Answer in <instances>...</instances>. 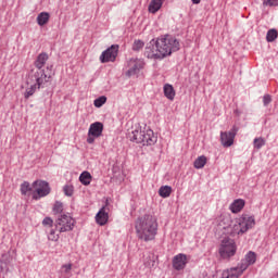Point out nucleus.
Instances as JSON below:
<instances>
[{
	"label": "nucleus",
	"instance_id": "1",
	"mask_svg": "<svg viewBox=\"0 0 278 278\" xmlns=\"http://www.w3.org/2000/svg\"><path fill=\"white\" fill-rule=\"evenodd\" d=\"M179 49H181V46L177 38L173 35H162L147 43L144 55L149 60H164V58L177 53Z\"/></svg>",
	"mask_w": 278,
	"mask_h": 278
},
{
	"label": "nucleus",
	"instance_id": "2",
	"mask_svg": "<svg viewBox=\"0 0 278 278\" xmlns=\"http://www.w3.org/2000/svg\"><path fill=\"white\" fill-rule=\"evenodd\" d=\"M135 229L139 240L151 242L157 236V219L151 214H144L136 219Z\"/></svg>",
	"mask_w": 278,
	"mask_h": 278
},
{
	"label": "nucleus",
	"instance_id": "3",
	"mask_svg": "<svg viewBox=\"0 0 278 278\" xmlns=\"http://www.w3.org/2000/svg\"><path fill=\"white\" fill-rule=\"evenodd\" d=\"M48 60L49 54L47 52H41L34 62V66L37 67V71L31 70L30 78L37 81L38 90H40V88H45L46 84L51 81V75H47L45 70H42Z\"/></svg>",
	"mask_w": 278,
	"mask_h": 278
},
{
	"label": "nucleus",
	"instance_id": "4",
	"mask_svg": "<svg viewBox=\"0 0 278 278\" xmlns=\"http://www.w3.org/2000/svg\"><path fill=\"white\" fill-rule=\"evenodd\" d=\"M238 253V245L236 241L229 237H226L222 240L218 254L222 260H231Z\"/></svg>",
	"mask_w": 278,
	"mask_h": 278
},
{
	"label": "nucleus",
	"instance_id": "5",
	"mask_svg": "<svg viewBox=\"0 0 278 278\" xmlns=\"http://www.w3.org/2000/svg\"><path fill=\"white\" fill-rule=\"evenodd\" d=\"M75 223L77 222L68 213L60 214L56 216L54 227L59 233H66V231L75 229Z\"/></svg>",
	"mask_w": 278,
	"mask_h": 278
},
{
	"label": "nucleus",
	"instance_id": "6",
	"mask_svg": "<svg viewBox=\"0 0 278 278\" xmlns=\"http://www.w3.org/2000/svg\"><path fill=\"white\" fill-rule=\"evenodd\" d=\"M255 227V217L250 216L249 214H242L238 219V225L233 226V232L238 236L247 233L249 229Z\"/></svg>",
	"mask_w": 278,
	"mask_h": 278
},
{
	"label": "nucleus",
	"instance_id": "7",
	"mask_svg": "<svg viewBox=\"0 0 278 278\" xmlns=\"http://www.w3.org/2000/svg\"><path fill=\"white\" fill-rule=\"evenodd\" d=\"M38 187L34 194L33 199L35 201H38V199H42V197H49L51 194V187L49 186V182L47 180H35L33 182V188Z\"/></svg>",
	"mask_w": 278,
	"mask_h": 278
},
{
	"label": "nucleus",
	"instance_id": "8",
	"mask_svg": "<svg viewBox=\"0 0 278 278\" xmlns=\"http://www.w3.org/2000/svg\"><path fill=\"white\" fill-rule=\"evenodd\" d=\"M118 45H112L106 50H104L100 55L101 64H108V62H116V58H118Z\"/></svg>",
	"mask_w": 278,
	"mask_h": 278
},
{
	"label": "nucleus",
	"instance_id": "9",
	"mask_svg": "<svg viewBox=\"0 0 278 278\" xmlns=\"http://www.w3.org/2000/svg\"><path fill=\"white\" fill-rule=\"evenodd\" d=\"M238 131H240V128L236 125H233L229 131H222L220 142L223 147H226V148L231 147L233 144V140L236 139Z\"/></svg>",
	"mask_w": 278,
	"mask_h": 278
},
{
	"label": "nucleus",
	"instance_id": "10",
	"mask_svg": "<svg viewBox=\"0 0 278 278\" xmlns=\"http://www.w3.org/2000/svg\"><path fill=\"white\" fill-rule=\"evenodd\" d=\"M103 134V123L94 122L90 125L88 130L87 142L88 144H94V138H100Z\"/></svg>",
	"mask_w": 278,
	"mask_h": 278
},
{
	"label": "nucleus",
	"instance_id": "11",
	"mask_svg": "<svg viewBox=\"0 0 278 278\" xmlns=\"http://www.w3.org/2000/svg\"><path fill=\"white\" fill-rule=\"evenodd\" d=\"M257 262V254L253 251H249L244 258L240 261V263L237 265V267L240 269V273H244L249 266H253Z\"/></svg>",
	"mask_w": 278,
	"mask_h": 278
},
{
	"label": "nucleus",
	"instance_id": "12",
	"mask_svg": "<svg viewBox=\"0 0 278 278\" xmlns=\"http://www.w3.org/2000/svg\"><path fill=\"white\" fill-rule=\"evenodd\" d=\"M129 70L126 72V77H134L144 68V61L139 59H131L128 63Z\"/></svg>",
	"mask_w": 278,
	"mask_h": 278
},
{
	"label": "nucleus",
	"instance_id": "13",
	"mask_svg": "<svg viewBox=\"0 0 278 278\" xmlns=\"http://www.w3.org/2000/svg\"><path fill=\"white\" fill-rule=\"evenodd\" d=\"M173 268L175 270H184L188 264V255L184 253H179L173 257L172 261Z\"/></svg>",
	"mask_w": 278,
	"mask_h": 278
},
{
	"label": "nucleus",
	"instance_id": "14",
	"mask_svg": "<svg viewBox=\"0 0 278 278\" xmlns=\"http://www.w3.org/2000/svg\"><path fill=\"white\" fill-rule=\"evenodd\" d=\"M155 142H157V137L152 129L143 131V141L141 142L143 147H152V144H155Z\"/></svg>",
	"mask_w": 278,
	"mask_h": 278
},
{
	"label": "nucleus",
	"instance_id": "15",
	"mask_svg": "<svg viewBox=\"0 0 278 278\" xmlns=\"http://www.w3.org/2000/svg\"><path fill=\"white\" fill-rule=\"evenodd\" d=\"M109 218L110 215L108 211H105V206H102L96 215V223L100 225V227H103V225H108Z\"/></svg>",
	"mask_w": 278,
	"mask_h": 278
},
{
	"label": "nucleus",
	"instance_id": "16",
	"mask_svg": "<svg viewBox=\"0 0 278 278\" xmlns=\"http://www.w3.org/2000/svg\"><path fill=\"white\" fill-rule=\"evenodd\" d=\"M144 131L142 129L132 130L131 134H129V140L130 142H136L137 144H142L144 142Z\"/></svg>",
	"mask_w": 278,
	"mask_h": 278
},
{
	"label": "nucleus",
	"instance_id": "17",
	"mask_svg": "<svg viewBox=\"0 0 278 278\" xmlns=\"http://www.w3.org/2000/svg\"><path fill=\"white\" fill-rule=\"evenodd\" d=\"M245 204L247 202L243 199H237L230 204L229 210L232 214H238L244 210Z\"/></svg>",
	"mask_w": 278,
	"mask_h": 278
},
{
	"label": "nucleus",
	"instance_id": "18",
	"mask_svg": "<svg viewBox=\"0 0 278 278\" xmlns=\"http://www.w3.org/2000/svg\"><path fill=\"white\" fill-rule=\"evenodd\" d=\"M243 273H240L239 267H231L230 269H226L222 273V278H240Z\"/></svg>",
	"mask_w": 278,
	"mask_h": 278
},
{
	"label": "nucleus",
	"instance_id": "19",
	"mask_svg": "<svg viewBox=\"0 0 278 278\" xmlns=\"http://www.w3.org/2000/svg\"><path fill=\"white\" fill-rule=\"evenodd\" d=\"M164 97L168 99V101H175V88L170 84H165L163 87Z\"/></svg>",
	"mask_w": 278,
	"mask_h": 278
},
{
	"label": "nucleus",
	"instance_id": "20",
	"mask_svg": "<svg viewBox=\"0 0 278 278\" xmlns=\"http://www.w3.org/2000/svg\"><path fill=\"white\" fill-rule=\"evenodd\" d=\"M51 18V14L49 12H41L37 16V23L39 27H45L47 23H49V20Z\"/></svg>",
	"mask_w": 278,
	"mask_h": 278
},
{
	"label": "nucleus",
	"instance_id": "21",
	"mask_svg": "<svg viewBox=\"0 0 278 278\" xmlns=\"http://www.w3.org/2000/svg\"><path fill=\"white\" fill-rule=\"evenodd\" d=\"M162 0H151L150 4H149V12L151 14H155L157 12H160L161 8H162Z\"/></svg>",
	"mask_w": 278,
	"mask_h": 278
},
{
	"label": "nucleus",
	"instance_id": "22",
	"mask_svg": "<svg viewBox=\"0 0 278 278\" xmlns=\"http://www.w3.org/2000/svg\"><path fill=\"white\" fill-rule=\"evenodd\" d=\"M159 194L162 197V199H168V197L173 194V187L168 185L160 187Z\"/></svg>",
	"mask_w": 278,
	"mask_h": 278
},
{
	"label": "nucleus",
	"instance_id": "23",
	"mask_svg": "<svg viewBox=\"0 0 278 278\" xmlns=\"http://www.w3.org/2000/svg\"><path fill=\"white\" fill-rule=\"evenodd\" d=\"M79 181L83 186H90V181H92V175L90 172H83L79 176Z\"/></svg>",
	"mask_w": 278,
	"mask_h": 278
},
{
	"label": "nucleus",
	"instance_id": "24",
	"mask_svg": "<svg viewBox=\"0 0 278 278\" xmlns=\"http://www.w3.org/2000/svg\"><path fill=\"white\" fill-rule=\"evenodd\" d=\"M207 164V157L205 155H201L193 162L194 168L201 169Z\"/></svg>",
	"mask_w": 278,
	"mask_h": 278
},
{
	"label": "nucleus",
	"instance_id": "25",
	"mask_svg": "<svg viewBox=\"0 0 278 278\" xmlns=\"http://www.w3.org/2000/svg\"><path fill=\"white\" fill-rule=\"evenodd\" d=\"M52 211L55 216H60V214H66L64 213V204L60 201H55Z\"/></svg>",
	"mask_w": 278,
	"mask_h": 278
},
{
	"label": "nucleus",
	"instance_id": "26",
	"mask_svg": "<svg viewBox=\"0 0 278 278\" xmlns=\"http://www.w3.org/2000/svg\"><path fill=\"white\" fill-rule=\"evenodd\" d=\"M277 37H278V31L277 29L275 28H271L267 31V35H266V40L267 42H275V40H277Z\"/></svg>",
	"mask_w": 278,
	"mask_h": 278
},
{
	"label": "nucleus",
	"instance_id": "27",
	"mask_svg": "<svg viewBox=\"0 0 278 278\" xmlns=\"http://www.w3.org/2000/svg\"><path fill=\"white\" fill-rule=\"evenodd\" d=\"M38 88V81L35 85H31L30 88H27L24 93V99H29V97H34L36 89Z\"/></svg>",
	"mask_w": 278,
	"mask_h": 278
},
{
	"label": "nucleus",
	"instance_id": "28",
	"mask_svg": "<svg viewBox=\"0 0 278 278\" xmlns=\"http://www.w3.org/2000/svg\"><path fill=\"white\" fill-rule=\"evenodd\" d=\"M33 188L31 185H29V181H24L21 185V194H23V197H27V192H31Z\"/></svg>",
	"mask_w": 278,
	"mask_h": 278
},
{
	"label": "nucleus",
	"instance_id": "29",
	"mask_svg": "<svg viewBox=\"0 0 278 278\" xmlns=\"http://www.w3.org/2000/svg\"><path fill=\"white\" fill-rule=\"evenodd\" d=\"M108 103V97L101 96L93 101L94 108H103Z\"/></svg>",
	"mask_w": 278,
	"mask_h": 278
},
{
	"label": "nucleus",
	"instance_id": "30",
	"mask_svg": "<svg viewBox=\"0 0 278 278\" xmlns=\"http://www.w3.org/2000/svg\"><path fill=\"white\" fill-rule=\"evenodd\" d=\"M63 192L65 197H72L75 192V187H73V185H65L63 187Z\"/></svg>",
	"mask_w": 278,
	"mask_h": 278
},
{
	"label": "nucleus",
	"instance_id": "31",
	"mask_svg": "<svg viewBox=\"0 0 278 278\" xmlns=\"http://www.w3.org/2000/svg\"><path fill=\"white\" fill-rule=\"evenodd\" d=\"M144 48V41L137 39L132 43V51H140Z\"/></svg>",
	"mask_w": 278,
	"mask_h": 278
},
{
	"label": "nucleus",
	"instance_id": "32",
	"mask_svg": "<svg viewBox=\"0 0 278 278\" xmlns=\"http://www.w3.org/2000/svg\"><path fill=\"white\" fill-rule=\"evenodd\" d=\"M278 0H263V8H276Z\"/></svg>",
	"mask_w": 278,
	"mask_h": 278
},
{
	"label": "nucleus",
	"instance_id": "33",
	"mask_svg": "<svg viewBox=\"0 0 278 278\" xmlns=\"http://www.w3.org/2000/svg\"><path fill=\"white\" fill-rule=\"evenodd\" d=\"M264 144H266V140H264V138L261 137L254 139V149H262Z\"/></svg>",
	"mask_w": 278,
	"mask_h": 278
},
{
	"label": "nucleus",
	"instance_id": "34",
	"mask_svg": "<svg viewBox=\"0 0 278 278\" xmlns=\"http://www.w3.org/2000/svg\"><path fill=\"white\" fill-rule=\"evenodd\" d=\"M60 238L59 235L55 233V229H50L49 233H48V239L52 240V242L58 241Z\"/></svg>",
	"mask_w": 278,
	"mask_h": 278
},
{
	"label": "nucleus",
	"instance_id": "35",
	"mask_svg": "<svg viewBox=\"0 0 278 278\" xmlns=\"http://www.w3.org/2000/svg\"><path fill=\"white\" fill-rule=\"evenodd\" d=\"M270 103H273V97L270 94H265L263 97V105L265 108H268V105H270Z\"/></svg>",
	"mask_w": 278,
	"mask_h": 278
},
{
	"label": "nucleus",
	"instance_id": "36",
	"mask_svg": "<svg viewBox=\"0 0 278 278\" xmlns=\"http://www.w3.org/2000/svg\"><path fill=\"white\" fill-rule=\"evenodd\" d=\"M12 257H10V254H2L0 258V264H10Z\"/></svg>",
	"mask_w": 278,
	"mask_h": 278
},
{
	"label": "nucleus",
	"instance_id": "37",
	"mask_svg": "<svg viewBox=\"0 0 278 278\" xmlns=\"http://www.w3.org/2000/svg\"><path fill=\"white\" fill-rule=\"evenodd\" d=\"M42 225H45V227L50 226V227H53V219L51 217H46L43 220H42Z\"/></svg>",
	"mask_w": 278,
	"mask_h": 278
},
{
	"label": "nucleus",
	"instance_id": "38",
	"mask_svg": "<svg viewBox=\"0 0 278 278\" xmlns=\"http://www.w3.org/2000/svg\"><path fill=\"white\" fill-rule=\"evenodd\" d=\"M62 269L64 270L65 274L71 273V270H73V264H64L62 265Z\"/></svg>",
	"mask_w": 278,
	"mask_h": 278
},
{
	"label": "nucleus",
	"instance_id": "39",
	"mask_svg": "<svg viewBox=\"0 0 278 278\" xmlns=\"http://www.w3.org/2000/svg\"><path fill=\"white\" fill-rule=\"evenodd\" d=\"M8 265L9 264L0 263V273H3L4 270H5V273H8V270H10Z\"/></svg>",
	"mask_w": 278,
	"mask_h": 278
},
{
	"label": "nucleus",
	"instance_id": "40",
	"mask_svg": "<svg viewBox=\"0 0 278 278\" xmlns=\"http://www.w3.org/2000/svg\"><path fill=\"white\" fill-rule=\"evenodd\" d=\"M193 5H199V3H201V0H191Z\"/></svg>",
	"mask_w": 278,
	"mask_h": 278
}]
</instances>
